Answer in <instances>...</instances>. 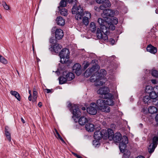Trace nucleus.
I'll list each match as a JSON object with an SVG mask.
<instances>
[{
    "mask_svg": "<svg viewBox=\"0 0 158 158\" xmlns=\"http://www.w3.org/2000/svg\"><path fill=\"white\" fill-rule=\"evenodd\" d=\"M98 22L100 25V28H98L96 32L97 38L103 41H107L108 40L107 35V30L106 29L107 25L108 24V21H105L102 19L99 18Z\"/></svg>",
    "mask_w": 158,
    "mask_h": 158,
    "instance_id": "obj_1",
    "label": "nucleus"
},
{
    "mask_svg": "<svg viewBox=\"0 0 158 158\" xmlns=\"http://www.w3.org/2000/svg\"><path fill=\"white\" fill-rule=\"evenodd\" d=\"M128 143V138L126 136H123L122 141L120 142L119 147L120 151L124 153L122 158H128L130 155V152L127 150L125 149L127 144Z\"/></svg>",
    "mask_w": 158,
    "mask_h": 158,
    "instance_id": "obj_2",
    "label": "nucleus"
},
{
    "mask_svg": "<svg viewBox=\"0 0 158 158\" xmlns=\"http://www.w3.org/2000/svg\"><path fill=\"white\" fill-rule=\"evenodd\" d=\"M72 12L73 14H76L75 18L77 20H81L83 16V10L80 5L75 6L74 5L72 8Z\"/></svg>",
    "mask_w": 158,
    "mask_h": 158,
    "instance_id": "obj_3",
    "label": "nucleus"
},
{
    "mask_svg": "<svg viewBox=\"0 0 158 158\" xmlns=\"http://www.w3.org/2000/svg\"><path fill=\"white\" fill-rule=\"evenodd\" d=\"M69 51L68 49H63L59 54L60 58V62L63 64L67 63L69 60Z\"/></svg>",
    "mask_w": 158,
    "mask_h": 158,
    "instance_id": "obj_4",
    "label": "nucleus"
},
{
    "mask_svg": "<svg viewBox=\"0 0 158 158\" xmlns=\"http://www.w3.org/2000/svg\"><path fill=\"white\" fill-rule=\"evenodd\" d=\"M108 138L110 140L113 139L116 143H119L122 138V136L120 133H116L113 134V132L110 129H108Z\"/></svg>",
    "mask_w": 158,
    "mask_h": 158,
    "instance_id": "obj_5",
    "label": "nucleus"
},
{
    "mask_svg": "<svg viewBox=\"0 0 158 158\" xmlns=\"http://www.w3.org/2000/svg\"><path fill=\"white\" fill-rule=\"evenodd\" d=\"M96 105L97 107L102 111L106 112H108L110 111V107L106 105L105 100L102 99L98 100Z\"/></svg>",
    "mask_w": 158,
    "mask_h": 158,
    "instance_id": "obj_6",
    "label": "nucleus"
},
{
    "mask_svg": "<svg viewBox=\"0 0 158 158\" xmlns=\"http://www.w3.org/2000/svg\"><path fill=\"white\" fill-rule=\"evenodd\" d=\"M108 136V130H102L101 131H98L94 132V137L95 139L99 140L101 138L106 139Z\"/></svg>",
    "mask_w": 158,
    "mask_h": 158,
    "instance_id": "obj_7",
    "label": "nucleus"
},
{
    "mask_svg": "<svg viewBox=\"0 0 158 158\" xmlns=\"http://www.w3.org/2000/svg\"><path fill=\"white\" fill-rule=\"evenodd\" d=\"M68 107L71 106L70 110L73 114L72 118L75 120V118H78L81 115V112L80 111L78 106L77 105L73 104L72 106V104L69 103L68 105Z\"/></svg>",
    "mask_w": 158,
    "mask_h": 158,
    "instance_id": "obj_8",
    "label": "nucleus"
},
{
    "mask_svg": "<svg viewBox=\"0 0 158 158\" xmlns=\"http://www.w3.org/2000/svg\"><path fill=\"white\" fill-rule=\"evenodd\" d=\"M99 74L96 72L93 74L90 77V81L92 82H95L96 86H99L103 85L104 83V82L103 80H100L99 77Z\"/></svg>",
    "mask_w": 158,
    "mask_h": 158,
    "instance_id": "obj_9",
    "label": "nucleus"
},
{
    "mask_svg": "<svg viewBox=\"0 0 158 158\" xmlns=\"http://www.w3.org/2000/svg\"><path fill=\"white\" fill-rule=\"evenodd\" d=\"M109 89L107 87H104L100 88L97 91V93L98 94L101 95V98H107V96L109 94H110L109 93Z\"/></svg>",
    "mask_w": 158,
    "mask_h": 158,
    "instance_id": "obj_10",
    "label": "nucleus"
},
{
    "mask_svg": "<svg viewBox=\"0 0 158 158\" xmlns=\"http://www.w3.org/2000/svg\"><path fill=\"white\" fill-rule=\"evenodd\" d=\"M97 108L96 104L94 102L91 103L89 107L87 108V111L89 114L95 115L97 112Z\"/></svg>",
    "mask_w": 158,
    "mask_h": 158,
    "instance_id": "obj_11",
    "label": "nucleus"
},
{
    "mask_svg": "<svg viewBox=\"0 0 158 158\" xmlns=\"http://www.w3.org/2000/svg\"><path fill=\"white\" fill-rule=\"evenodd\" d=\"M107 98H103L106 99V100H105V103L106 105H108L109 106L113 105L114 103L113 100L114 98L113 95L110 94L107 95Z\"/></svg>",
    "mask_w": 158,
    "mask_h": 158,
    "instance_id": "obj_12",
    "label": "nucleus"
},
{
    "mask_svg": "<svg viewBox=\"0 0 158 158\" xmlns=\"http://www.w3.org/2000/svg\"><path fill=\"white\" fill-rule=\"evenodd\" d=\"M81 65L78 63L75 64L73 68V72L77 75H80L81 73Z\"/></svg>",
    "mask_w": 158,
    "mask_h": 158,
    "instance_id": "obj_13",
    "label": "nucleus"
},
{
    "mask_svg": "<svg viewBox=\"0 0 158 158\" xmlns=\"http://www.w3.org/2000/svg\"><path fill=\"white\" fill-rule=\"evenodd\" d=\"M104 19H102L105 21H108L109 23L107 24L106 29L108 28L109 29L111 30H114L115 29V26H114L113 24L111 23V22L110 21V18L106 17H103Z\"/></svg>",
    "mask_w": 158,
    "mask_h": 158,
    "instance_id": "obj_14",
    "label": "nucleus"
},
{
    "mask_svg": "<svg viewBox=\"0 0 158 158\" xmlns=\"http://www.w3.org/2000/svg\"><path fill=\"white\" fill-rule=\"evenodd\" d=\"M111 4L108 0H105L103 2L100 6V8L101 10H104L106 8L110 7Z\"/></svg>",
    "mask_w": 158,
    "mask_h": 158,
    "instance_id": "obj_15",
    "label": "nucleus"
},
{
    "mask_svg": "<svg viewBox=\"0 0 158 158\" xmlns=\"http://www.w3.org/2000/svg\"><path fill=\"white\" fill-rule=\"evenodd\" d=\"M63 31L60 29H57L55 32V37L58 40L61 39L63 36Z\"/></svg>",
    "mask_w": 158,
    "mask_h": 158,
    "instance_id": "obj_16",
    "label": "nucleus"
},
{
    "mask_svg": "<svg viewBox=\"0 0 158 158\" xmlns=\"http://www.w3.org/2000/svg\"><path fill=\"white\" fill-rule=\"evenodd\" d=\"M103 10V15L106 16H113L115 13L114 10H113L111 9H105Z\"/></svg>",
    "mask_w": 158,
    "mask_h": 158,
    "instance_id": "obj_17",
    "label": "nucleus"
},
{
    "mask_svg": "<svg viewBox=\"0 0 158 158\" xmlns=\"http://www.w3.org/2000/svg\"><path fill=\"white\" fill-rule=\"evenodd\" d=\"M147 50L148 52L153 54L156 53L157 51L156 48L153 46L151 44H149L147 48Z\"/></svg>",
    "mask_w": 158,
    "mask_h": 158,
    "instance_id": "obj_18",
    "label": "nucleus"
},
{
    "mask_svg": "<svg viewBox=\"0 0 158 158\" xmlns=\"http://www.w3.org/2000/svg\"><path fill=\"white\" fill-rule=\"evenodd\" d=\"M89 120V118H87L86 117L82 116L79 119L78 122L80 125H84L88 122Z\"/></svg>",
    "mask_w": 158,
    "mask_h": 158,
    "instance_id": "obj_19",
    "label": "nucleus"
},
{
    "mask_svg": "<svg viewBox=\"0 0 158 158\" xmlns=\"http://www.w3.org/2000/svg\"><path fill=\"white\" fill-rule=\"evenodd\" d=\"M56 21L57 25L61 26H63L65 24V21L64 19L60 16L57 18Z\"/></svg>",
    "mask_w": 158,
    "mask_h": 158,
    "instance_id": "obj_20",
    "label": "nucleus"
},
{
    "mask_svg": "<svg viewBox=\"0 0 158 158\" xmlns=\"http://www.w3.org/2000/svg\"><path fill=\"white\" fill-rule=\"evenodd\" d=\"M85 128L86 130L88 132L93 131L94 129V125L91 123H88L85 126Z\"/></svg>",
    "mask_w": 158,
    "mask_h": 158,
    "instance_id": "obj_21",
    "label": "nucleus"
},
{
    "mask_svg": "<svg viewBox=\"0 0 158 158\" xmlns=\"http://www.w3.org/2000/svg\"><path fill=\"white\" fill-rule=\"evenodd\" d=\"M94 67H92L91 69H87L84 73V76L86 77H88L90 76L92 74V72L94 71Z\"/></svg>",
    "mask_w": 158,
    "mask_h": 158,
    "instance_id": "obj_22",
    "label": "nucleus"
},
{
    "mask_svg": "<svg viewBox=\"0 0 158 158\" xmlns=\"http://www.w3.org/2000/svg\"><path fill=\"white\" fill-rule=\"evenodd\" d=\"M99 74V76L100 77V80L102 81L104 80V77L106 75V71L104 69H101L99 72H96Z\"/></svg>",
    "mask_w": 158,
    "mask_h": 158,
    "instance_id": "obj_23",
    "label": "nucleus"
},
{
    "mask_svg": "<svg viewBox=\"0 0 158 158\" xmlns=\"http://www.w3.org/2000/svg\"><path fill=\"white\" fill-rule=\"evenodd\" d=\"M62 46L60 44L56 43L53 46V49L55 53H58L60 51Z\"/></svg>",
    "mask_w": 158,
    "mask_h": 158,
    "instance_id": "obj_24",
    "label": "nucleus"
},
{
    "mask_svg": "<svg viewBox=\"0 0 158 158\" xmlns=\"http://www.w3.org/2000/svg\"><path fill=\"white\" fill-rule=\"evenodd\" d=\"M10 94L14 96L18 101H20V100L21 98L20 95L17 92L11 91L10 92Z\"/></svg>",
    "mask_w": 158,
    "mask_h": 158,
    "instance_id": "obj_25",
    "label": "nucleus"
},
{
    "mask_svg": "<svg viewBox=\"0 0 158 158\" xmlns=\"http://www.w3.org/2000/svg\"><path fill=\"white\" fill-rule=\"evenodd\" d=\"M148 110L149 113L153 114L156 113L157 109L154 106H150L149 107Z\"/></svg>",
    "mask_w": 158,
    "mask_h": 158,
    "instance_id": "obj_26",
    "label": "nucleus"
},
{
    "mask_svg": "<svg viewBox=\"0 0 158 158\" xmlns=\"http://www.w3.org/2000/svg\"><path fill=\"white\" fill-rule=\"evenodd\" d=\"M143 101L145 103L148 104V103H150L152 100L149 95H145L143 97Z\"/></svg>",
    "mask_w": 158,
    "mask_h": 158,
    "instance_id": "obj_27",
    "label": "nucleus"
},
{
    "mask_svg": "<svg viewBox=\"0 0 158 158\" xmlns=\"http://www.w3.org/2000/svg\"><path fill=\"white\" fill-rule=\"evenodd\" d=\"M149 96L150 98L152 99H155L158 98V94H156L155 92V90L153 91L152 92L150 93Z\"/></svg>",
    "mask_w": 158,
    "mask_h": 158,
    "instance_id": "obj_28",
    "label": "nucleus"
},
{
    "mask_svg": "<svg viewBox=\"0 0 158 158\" xmlns=\"http://www.w3.org/2000/svg\"><path fill=\"white\" fill-rule=\"evenodd\" d=\"M65 76L68 81H71L74 78V74L71 72L68 73Z\"/></svg>",
    "mask_w": 158,
    "mask_h": 158,
    "instance_id": "obj_29",
    "label": "nucleus"
},
{
    "mask_svg": "<svg viewBox=\"0 0 158 158\" xmlns=\"http://www.w3.org/2000/svg\"><path fill=\"white\" fill-rule=\"evenodd\" d=\"M156 89H154L152 86L150 85H147L145 88V92L148 94L152 92L153 90H155Z\"/></svg>",
    "mask_w": 158,
    "mask_h": 158,
    "instance_id": "obj_30",
    "label": "nucleus"
},
{
    "mask_svg": "<svg viewBox=\"0 0 158 158\" xmlns=\"http://www.w3.org/2000/svg\"><path fill=\"white\" fill-rule=\"evenodd\" d=\"M37 92L36 91L35 89H34L33 91V93L32 95V101L33 102H37Z\"/></svg>",
    "mask_w": 158,
    "mask_h": 158,
    "instance_id": "obj_31",
    "label": "nucleus"
},
{
    "mask_svg": "<svg viewBox=\"0 0 158 158\" xmlns=\"http://www.w3.org/2000/svg\"><path fill=\"white\" fill-rule=\"evenodd\" d=\"M96 29V26L95 23L94 22H91L90 24V29L93 32H94Z\"/></svg>",
    "mask_w": 158,
    "mask_h": 158,
    "instance_id": "obj_32",
    "label": "nucleus"
},
{
    "mask_svg": "<svg viewBox=\"0 0 158 158\" xmlns=\"http://www.w3.org/2000/svg\"><path fill=\"white\" fill-rule=\"evenodd\" d=\"M59 83L60 84H62L64 83L67 80L66 77H60L59 78Z\"/></svg>",
    "mask_w": 158,
    "mask_h": 158,
    "instance_id": "obj_33",
    "label": "nucleus"
},
{
    "mask_svg": "<svg viewBox=\"0 0 158 158\" xmlns=\"http://www.w3.org/2000/svg\"><path fill=\"white\" fill-rule=\"evenodd\" d=\"M110 21L111 22V23L116 25L118 23V20L116 17H113L111 19H110Z\"/></svg>",
    "mask_w": 158,
    "mask_h": 158,
    "instance_id": "obj_34",
    "label": "nucleus"
},
{
    "mask_svg": "<svg viewBox=\"0 0 158 158\" xmlns=\"http://www.w3.org/2000/svg\"><path fill=\"white\" fill-rule=\"evenodd\" d=\"M2 4L4 8L6 10H8L10 9V7L6 4L5 1H2Z\"/></svg>",
    "mask_w": 158,
    "mask_h": 158,
    "instance_id": "obj_35",
    "label": "nucleus"
},
{
    "mask_svg": "<svg viewBox=\"0 0 158 158\" xmlns=\"http://www.w3.org/2000/svg\"><path fill=\"white\" fill-rule=\"evenodd\" d=\"M89 19L87 18L86 17H84L82 19L83 23L86 26L88 25L89 22Z\"/></svg>",
    "mask_w": 158,
    "mask_h": 158,
    "instance_id": "obj_36",
    "label": "nucleus"
},
{
    "mask_svg": "<svg viewBox=\"0 0 158 158\" xmlns=\"http://www.w3.org/2000/svg\"><path fill=\"white\" fill-rule=\"evenodd\" d=\"M83 16H84V17H86L87 18L90 19L91 17V13L88 11H85L84 12H83Z\"/></svg>",
    "mask_w": 158,
    "mask_h": 158,
    "instance_id": "obj_37",
    "label": "nucleus"
},
{
    "mask_svg": "<svg viewBox=\"0 0 158 158\" xmlns=\"http://www.w3.org/2000/svg\"><path fill=\"white\" fill-rule=\"evenodd\" d=\"M67 3H73L74 4V5H75V6H77V0H65Z\"/></svg>",
    "mask_w": 158,
    "mask_h": 158,
    "instance_id": "obj_38",
    "label": "nucleus"
},
{
    "mask_svg": "<svg viewBox=\"0 0 158 158\" xmlns=\"http://www.w3.org/2000/svg\"><path fill=\"white\" fill-rule=\"evenodd\" d=\"M60 12L61 15L63 16H65L67 15V10L65 8L61 9L60 10Z\"/></svg>",
    "mask_w": 158,
    "mask_h": 158,
    "instance_id": "obj_39",
    "label": "nucleus"
},
{
    "mask_svg": "<svg viewBox=\"0 0 158 158\" xmlns=\"http://www.w3.org/2000/svg\"><path fill=\"white\" fill-rule=\"evenodd\" d=\"M67 2L65 0H62L60 2V6L61 7H64L66 6Z\"/></svg>",
    "mask_w": 158,
    "mask_h": 158,
    "instance_id": "obj_40",
    "label": "nucleus"
},
{
    "mask_svg": "<svg viewBox=\"0 0 158 158\" xmlns=\"http://www.w3.org/2000/svg\"><path fill=\"white\" fill-rule=\"evenodd\" d=\"M54 134L56 136V138L58 139H59L60 140H61V141L64 143H65V142L64 141V139H63V138H62V137L60 136V135L58 133H57V135H56L55 133V132H54Z\"/></svg>",
    "mask_w": 158,
    "mask_h": 158,
    "instance_id": "obj_41",
    "label": "nucleus"
},
{
    "mask_svg": "<svg viewBox=\"0 0 158 158\" xmlns=\"http://www.w3.org/2000/svg\"><path fill=\"white\" fill-rule=\"evenodd\" d=\"M0 62L3 64H6L7 63V60L3 56H2L0 60Z\"/></svg>",
    "mask_w": 158,
    "mask_h": 158,
    "instance_id": "obj_42",
    "label": "nucleus"
},
{
    "mask_svg": "<svg viewBox=\"0 0 158 158\" xmlns=\"http://www.w3.org/2000/svg\"><path fill=\"white\" fill-rule=\"evenodd\" d=\"M99 140L96 139H95L93 141V144L95 147H97L99 145Z\"/></svg>",
    "mask_w": 158,
    "mask_h": 158,
    "instance_id": "obj_43",
    "label": "nucleus"
},
{
    "mask_svg": "<svg viewBox=\"0 0 158 158\" xmlns=\"http://www.w3.org/2000/svg\"><path fill=\"white\" fill-rule=\"evenodd\" d=\"M151 73L152 76L155 77H157L158 76V72L156 70H152Z\"/></svg>",
    "mask_w": 158,
    "mask_h": 158,
    "instance_id": "obj_44",
    "label": "nucleus"
},
{
    "mask_svg": "<svg viewBox=\"0 0 158 158\" xmlns=\"http://www.w3.org/2000/svg\"><path fill=\"white\" fill-rule=\"evenodd\" d=\"M7 128V127H6L5 130V135L6 136L10 135V133L8 131Z\"/></svg>",
    "mask_w": 158,
    "mask_h": 158,
    "instance_id": "obj_45",
    "label": "nucleus"
},
{
    "mask_svg": "<svg viewBox=\"0 0 158 158\" xmlns=\"http://www.w3.org/2000/svg\"><path fill=\"white\" fill-rule=\"evenodd\" d=\"M105 0H96V2L99 4H102Z\"/></svg>",
    "mask_w": 158,
    "mask_h": 158,
    "instance_id": "obj_46",
    "label": "nucleus"
},
{
    "mask_svg": "<svg viewBox=\"0 0 158 158\" xmlns=\"http://www.w3.org/2000/svg\"><path fill=\"white\" fill-rule=\"evenodd\" d=\"M55 41V40L53 38H51L50 39V42L51 43H54Z\"/></svg>",
    "mask_w": 158,
    "mask_h": 158,
    "instance_id": "obj_47",
    "label": "nucleus"
},
{
    "mask_svg": "<svg viewBox=\"0 0 158 158\" xmlns=\"http://www.w3.org/2000/svg\"><path fill=\"white\" fill-rule=\"evenodd\" d=\"M89 64L87 62L84 65V68L85 69H86L89 66Z\"/></svg>",
    "mask_w": 158,
    "mask_h": 158,
    "instance_id": "obj_48",
    "label": "nucleus"
},
{
    "mask_svg": "<svg viewBox=\"0 0 158 158\" xmlns=\"http://www.w3.org/2000/svg\"><path fill=\"white\" fill-rule=\"evenodd\" d=\"M6 139L8 140V141L10 142L11 141V136L8 135L7 136H6Z\"/></svg>",
    "mask_w": 158,
    "mask_h": 158,
    "instance_id": "obj_49",
    "label": "nucleus"
},
{
    "mask_svg": "<svg viewBox=\"0 0 158 158\" xmlns=\"http://www.w3.org/2000/svg\"><path fill=\"white\" fill-rule=\"evenodd\" d=\"M45 90L47 91V93H49L52 92L51 90L49 89H45Z\"/></svg>",
    "mask_w": 158,
    "mask_h": 158,
    "instance_id": "obj_50",
    "label": "nucleus"
},
{
    "mask_svg": "<svg viewBox=\"0 0 158 158\" xmlns=\"http://www.w3.org/2000/svg\"><path fill=\"white\" fill-rule=\"evenodd\" d=\"M151 81L153 84H156V80L154 79L152 80Z\"/></svg>",
    "mask_w": 158,
    "mask_h": 158,
    "instance_id": "obj_51",
    "label": "nucleus"
},
{
    "mask_svg": "<svg viewBox=\"0 0 158 158\" xmlns=\"http://www.w3.org/2000/svg\"><path fill=\"white\" fill-rule=\"evenodd\" d=\"M110 41L111 42V43H112L113 44L114 42V40L112 39H110Z\"/></svg>",
    "mask_w": 158,
    "mask_h": 158,
    "instance_id": "obj_52",
    "label": "nucleus"
},
{
    "mask_svg": "<svg viewBox=\"0 0 158 158\" xmlns=\"http://www.w3.org/2000/svg\"><path fill=\"white\" fill-rule=\"evenodd\" d=\"M31 98H32V96H31V94H30V95L28 97V100L30 101H31Z\"/></svg>",
    "mask_w": 158,
    "mask_h": 158,
    "instance_id": "obj_53",
    "label": "nucleus"
},
{
    "mask_svg": "<svg viewBox=\"0 0 158 158\" xmlns=\"http://www.w3.org/2000/svg\"><path fill=\"white\" fill-rule=\"evenodd\" d=\"M72 153L73 154V155L74 156H75L77 157V156L78 155L77 154V153H74V152H72Z\"/></svg>",
    "mask_w": 158,
    "mask_h": 158,
    "instance_id": "obj_54",
    "label": "nucleus"
},
{
    "mask_svg": "<svg viewBox=\"0 0 158 158\" xmlns=\"http://www.w3.org/2000/svg\"><path fill=\"white\" fill-rule=\"evenodd\" d=\"M38 106L40 107H41L42 106V104L41 102H40L38 104Z\"/></svg>",
    "mask_w": 158,
    "mask_h": 158,
    "instance_id": "obj_55",
    "label": "nucleus"
},
{
    "mask_svg": "<svg viewBox=\"0 0 158 158\" xmlns=\"http://www.w3.org/2000/svg\"><path fill=\"white\" fill-rule=\"evenodd\" d=\"M21 120L22 122V123H25V122L24 120L23 119V118L22 117L21 118Z\"/></svg>",
    "mask_w": 158,
    "mask_h": 158,
    "instance_id": "obj_56",
    "label": "nucleus"
},
{
    "mask_svg": "<svg viewBox=\"0 0 158 158\" xmlns=\"http://www.w3.org/2000/svg\"><path fill=\"white\" fill-rule=\"evenodd\" d=\"M156 120L157 122H158V114H157L155 117Z\"/></svg>",
    "mask_w": 158,
    "mask_h": 158,
    "instance_id": "obj_57",
    "label": "nucleus"
},
{
    "mask_svg": "<svg viewBox=\"0 0 158 158\" xmlns=\"http://www.w3.org/2000/svg\"><path fill=\"white\" fill-rule=\"evenodd\" d=\"M136 158H144L142 156H137Z\"/></svg>",
    "mask_w": 158,
    "mask_h": 158,
    "instance_id": "obj_58",
    "label": "nucleus"
},
{
    "mask_svg": "<svg viewBox=\"0 0 158 158\" xmlns=\"http://www.w3.org/2000/svg\"><path fill=\"white\" fill-rule=\"evenodd\" d=\"M55 132H56V133H55L56 134V135H57V133H58V131H57V130L56 129H55Z\"/></svg>",
    "mask_w": 158,
    "mask_h": 158,
    "instance_id": "obj_59",
    "label": "nucleus"
},
{
    "mask_svg": "<svg viewBox=\"0 0 158 158\" xmlns=\"http://www.w3.org/2000/svg\"><path fill=\"white\" fill-rule=\"evenodd\" d=\"M82 110H83V111H84V110H86V108L85 107H82Z\"/></svg>",
    "mask_w": 158,
    "mask_h": 158,
    "instance_id": "obj_60",
    "label": "nucleus"
},
{
    "mask_svg": "<svg viewBox=\"0 0 158 158\" xmlns=\"http://www.w3.org/2000/svg\"><path fill=\"white\" fill-rule=\"evenodd\" d=\"M156 108L157 109V110H158V102L156 104Z\"/></svg>",
    "mask_w": 158,
    "mask_h": 158,
    "instance_id": "obj_61",
    "label": "nucleus"
},
{
    "mask_svg": "<svg viewBox=\"0 0 158 158\" xmlns=\"http://www.w3.org/2000/svg\"><path fill=\"white\" fill-rule=\"evenodd\" d=\"M81 156H80L79 155H78L77 156V158H81Z\"/></svg>",
    "mask_w": 158,
    "mask_h": 158,
    "instance_id": "obj_62",
    "label": "nucleus"
},
{
    "mask_svg": "<svg viewBox=\"0 0 158 158\" xmlns=\"http://www.w3.org/2000/svg\"><path fill=\"white\" fill-rule=\"evenodd\" d=\"M29 94H31V90H29Z\"/></svg>",
    "mask_w": 158,
    "mask_h": 158,
    "instance_id": "obj_63",
    "label": "nucleus"
},
{
    "mask_svg": "<svg viewBox=\"0 0 158 158\" xmlns=\"http://www.w3.org/2000/svg\"><path fill=\"white\" fill-rule=\"evenodd\" d=\"M156 14H158V10H156Z\"/></svg>",
    "mask_w": 158,
    "mask_h": 158,
    "instance_id": "obj_64",
    "label": "nucleus"
}]
</instances>
